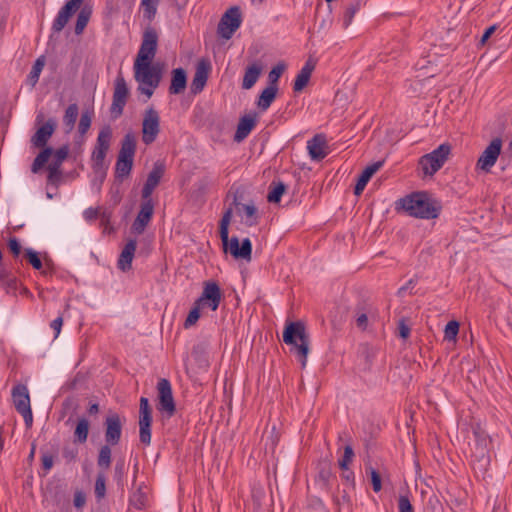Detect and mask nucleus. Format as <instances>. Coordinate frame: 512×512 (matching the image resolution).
Returning a JSON list of instances; mask_svg holds the SVG:
<instances>
[{
    "instance_id": "nucleus-1",
    "label": "nucleus",
    "mask_w": 512,
    "mask_h": 512,
    "mask_svg": "<svg viewBox=\"0 0 512 512\" xmlns=\"http://www.w3.org/2000/svg\"><path fill=\"white\" fill-rule=\"evenodd\" d=\"M401 207L409 216L421 219L437 218L441 211L440 203L427 192H415L400 200Z\"/></svg>"
},
{
    "instance_id": "nucleus-2",
    "label": "nucleus",
    "mask_w": 512,
    "mask_h": 512,
    "mask_svg": "<svg viewBox=\"0 0 512 512\" xmlns=\"http://www.w3.org/2000/svg\"><path fill=\"white\" fill-rule=\"evenodd\" d=\"M222 299V292L219 285L214 281L204 283L201 296L194 302L185 322L184 327L193 326L200 318V310L208 306L212 311H216Z\"/></svg>"
},
{
    "instance_id": "nucleus-3",
    "label": "nucleus",
    "mask_w": 512,
    "mask_h": 512,
    "mask_svg": "<svg viewBox=\"0 0 512 512\" xmlns=\"http://www.w3.org/2000/svg\"><path fill=\"white\" fill-rule=\"evenodd\" d=\"M283 341L287 345H293L295 353L299 357L302 367L307 363V355L309 352V335L303 322H289L283 331Z\"/></svg>"
},
{
    "instance_id": "nucleus-4",
    "label": "nucleus",
    "mask_w": 512,
    "mask_h": 512,
    "mask_svg": "<svg viewBox=\"0 0 512 512\" xmlns=\"http://www.w3.org/2000/svg\"><path fill=\"white\" fill-rule=\"evenodd\" d=\"M474 440L471 444V459L473 468L480 473H485L490 464L491 439L481 427L474 428Z\"/></svg>"
},
{
    "instance_id": "nucleus-5",
    "label": "nucleus",
    "mask_w": 512,
    "mask_h": 512,
    "mask_svg": "<svg viewBox=\"0 0 512 512\" xmlns=\"http://www.w3.org/2000/svg\"><path fill=\"white\" fill-rule=\"evenodd\" d=\"M136 145L137 141L134 133H126L121 141L120 151L115 164V179L119 182H122L131 174Z\"/></svg>"
},
{
    "instance_id": "nucleus-6",
    "label": "nucleus",
    "mask_w": 512,
    "mask_h": 512,
    "mask_svg": "<svg viewBox=\"0 0 512 512\" xmlns=\"http://www.w3.org/2000/svg\"><path fill=\"white\" fill-rule=\"evenodd\" d=\"M134 78L139 84L157 88L162 79V67L159 63L134 62Z\"/></svg>"
},
{
    "instance_id": "nucleus-7",
    "label": "nucleus",
    "mask_w": 512,
    "mask_h": 512,
    "mask_svg": "<svg viewBox=\"0 0 512 512\" xmlns=\"http://www.w3.org/2000/svg\"><path fill=\"white\" fill-rule=\"evenodd\" d=\"M448 159V143H442L431 153L423 155L419 159V169L424 176H433Z\"/></svg>"
},
{
    "instance_id": "nucleus-8",
    "label": "nucleus",
    "mask_w": 512,
    "mask_h": 512,
    "mask_svg": "<svg viewBox=\"0 0 512 512\" xmlns=\"http://www.w3.org/2000/svg\"><path fill=\"white\" fill-rule=\"evenodd\" d=\"M11 395L16 411L23 416L26 427H31L33 414L27 386L21 383L16 384L12 388Z\"/></svg>"
},
{
    "instance_id": "nucleus-9",
    "label": "nucleus",
    "mask_w": 512,
    "mask_h": 512,
    "mask_svg": "<svg viewBox=\"0 0 512 512\" xmlns=\"http://www.w3.org/2000/svg\"><path fill=\"white\" fill-rule=\"evenodd\" d=\"M158 46V33L152 26H147L142 35V42L134 62H152Z\"/></svg>"
},
{
    "instance_id": "nucleus-10",
    "label": "nucleus",
    "mask_w": 512,
    "mask_h": 512,
    "mask_svg": "<svg viewBox=\"0 0 512 512\" xmlns=\"http://www.w3.org/2000/svg\"><path fill=\"white\" fill-rule=\"evenodd\" d=\"M112 138V129L109 125L104 126L98 134L95 148L92 152L93 169L101 170L104 167L105 157L110 147Z\"/></svg>"
},
{
    "instance_id": "nucleus-11",
    "label": "nucleus",
    "mask_w": 512,
    "mask_h": 512,
    "mask_svg": "<svg viewBox=\"0 0 512 512\" xmlns=\"http://www.w3.org/2000/svg\"><path fill=\"white\" fill-rule=\"evenodd\" d=\"M128 97L129 88L125 78L120 72L115 79L112 104L110 107V113L113 119H117L123 114Z\"/></svg>"
},
{
    "instance_id": "nucleus-12",
    "label": "nucleus",
    "mask_w": 512,
    "mask_h": 512,
    "mask_svg": "<svg viewBox=\"0 0 512 512\" xmlns=\"http://www.w3.org/2000/svg\"><path fill=\"white\" fill-rule=\"evenodd\" d=\"M242 22L240 9L236 6L229 8L220 19L217 32L223 39H230Z\"/></svg>"
},
{
    "instance_id": "nucleus-13",
    "label": "nucleus",
    "mask_w": 512,
    "mask_h": 512,
    "mask_svg": "<svg viewBox=\"0 0 512 512\" xmlns=\"http://www.w3.org/2000/svg\"><path fill=\"white\" fill-rule=\"evenodd\" d=\"M160 132L159 113L150 107L145 110L142 122V141L146 145L152 144Z\"/></svg>"
},
{
    "instance_id": "nucleus-14",
    "label": "nucleus",
    "mask_w": 512,
    "mask_h": 512,
    "mask_svg": "<svg viewBox=\"0 0 512 512\" xmlns=\"http://www.w3.org/2000/svg\"><path fill=\"white\" fill-rule=\"evenodd\" d=\"M125 418L116 412H110L104 421L105 426V442L112 446L119 444L122 436V429Z\"/></svg>"
},
{
    "instance_id": "nucleus-15",
    "label": "nucleus",
    "mask_w": 512,
    "mask_h": 512,
    "mask_svg": "<svg viewBox=\"0 0 512 512\" xmlns=\"http://www.w3.org/2000/svg\"><path fill=\"white\" fill-rule=\"evenodd\" d=\"M158 410L172 417L176 412V405L173 398L172 387L169 380L162 378L157 383Z\"/></svg>"
},
{
    "instance_id": "nucleus-16",
    "label": "nucleus",
    "mask_w": 512,
    "mask_h": 512,
    "mask_svg": "<svg viewBox=\"0 0 512 512\" xmlns=\"http://www.w3.org/2000/svg\"><path fill=\"white\" fill-rule=\"evenodd\" d=\"M502 149V141L500 138L493 139L484 149L477 161V168L489 172L495 165Z\"/></svg>"
},
{
    "instance_id": "nucleus-17",
    "label": "nucleus",
    "mask_w": 512,
    "mask_h": 512,
    "mask_svg": "<svg viewBox=\"0 0 512 512\" xmlns=\"http://www.w3.org/2000/svg\"><path fill=\"white\" fill-rule=\"evenodd\" d=\"M154 213V202L152 199H141L140 210L132 224V232L142 234L150 223Z\"/></svg>"
},
{
    "instance_id": "nucleus-18",
    "label": "nucleus",
    "mask_w": 512,
    "mask_h": 512,
    "mask_svg": "<svg viewBox=\"0 0 512 512\" xmlns=\"http://www.w3.org/2000/svg\"><path fill=\"white\" fill-rule=\"evenodd\" d=\"M165 172V166L161 162H155L152 170L149 172L146 182L141 191V199H152L154 189L159 185Z\"/></svg>"
},
{
    "instance_id": "nucleus-19",
    "label": "nucleus",
    "mask_w": 512,
    "mask_h": 512,
    "mask_svg": "<svg viewBox=\"0 0 512 512\" xmlns=\"http://www.w3.org/2000/svg\"><path fill=\"white\" fill-rule=\"evenodd\" d=\"M210 69V63L204 59H201L197 63L195 74L190 85V93L192 95H197L203 91L209 77Z\"/></svg>"
},
{
    "instance_id": "nucleus-20",
    "label": "nucleus",
    "mask_w": 512,
    "mask_h": 512,
    "mask_svg": "<svg viewBox=\"0 0 512 512\" xmlns=\"http://www.w3.org/2000/svg\"><path fill=\"white\" fill-rule=\"evenodd\" d=\"M69 147L64 145L58 148L54 152V159L48 165V182L52 184H57L61 178V165L63 161L68 157Z\"/></svg>"
},
{
    "instance_id": "nucleus-21",
    "label": "nucleus",
    "mask_w": 512,
    "mask_h": 512,
    "mask_svg": "<svg viewBox=\"0 0 512 512\" xmlns=\"http://www.w3.org/2000/svg\"><path fill=\"white\" fill-rule=\"evenodd\" d=\"M226 252H229L235 259H244L250 261L252 254V243L249 238H245L240 245L238 237L233 236L231 239L228 238Z\"/></svg>"
},
{
    "instance_id": "nucleus-22",
    "label": "nucleus",
    "mask_w": 512,
    "mask_h": 512,
    "mask_svg": "<svg viewBox=\"0 0 512 512\" xmlns=\"http://www.w3.org/2000/svg\"><path fill=\"white\" fill-rule=\"evenodd\" d=\"M57 123L54 119L47 120L42 124L35 134L31 138L32 144L37 148H43L46 146L48 140L53 135L56 129Z\"/></svg>"
},
{
    "instance_id": "nucleus-23",
    "label": "nucleus",
    "mask_w": 512,
    "mask_h": 512,
    "mask_svg": "<svg viewBox=\"0 0 512 512\" xmlns=\"http://www.w3.org/2000/svg\"><path fill=\"white\" fill-rule=\"evenodd\" d=\"M307 149L312 160H323L328 154L325 136L322 134L315 135L307 142Z\"/></svg>"
},
{
    "instance_id": "nucleus-24",
    "label": "nucleus",
    "mask_w": 512,
    "mask_h": 512,
    "mask_svg": "<svg viewBox=\"0 0 512 512\" xmlns=\"http://www.w3.org/2000/svg\"><path fill=\"white\" fill-rule=\"evenodd\" d=\"M136 248V239H129L123 247L117 261V267L119 270H121L122 272H127L132 268V261L135 255Z\"/></svg>"
},
{
    "instance_id": "nucleus-25",
    "label": "nucleus",
    "mask_w": 512,
    "mask_h": 512,
    "mask_svg": "<svg viewBox=\"0 0 512 512\" xmlns=\"http://www.w3.org/2000/svg\"><path fill=\"white\" fill-rule=\"evenodd\" d=\"M383 164H384L383 160L377 161V162H374V163L368 165L363 170V172L359 176L357 183L355 185V188H354L355 195H357V196L361 195V193L365 189V186L367 185V183L369 182L371 177L383 166Z\"/></svg>"
},
{
    "instance_id": "nucleus-26",
    "label": "nucleus",
    "mask_w": 512,
    "mask_h": 512,
    "mask_svg": "<svg viewBox=\"0 0 512 512\" xmlns=\"http://www.w3.org/2000/svg\"><path fill=\"white\" fill-rule=\"evenodd\" d=\"M256 115H245L240 118L234 135L237 142L243 141L256 126Z\"/></svg>"
},
{
    "instance_id": "nucleus-27",
    "label": "nucleus",
    "mask_w": 512,
    "mask_h": 512,
    "mask_svg": "<svg viewBox=\"0 0 512 512\" xmlns=\"http://www.w3.org/2000/svg\"><path fill=\"white\" fill-rule=\"evenodd\" d=\"M233 204L238 207V212L243 211L245 215L244 223L248 227L256 226L259 222V216L257 208L253 203L250 204H241L238 201L237 195L234 196Z\"/></svg>"
},
{
    "instance_id": "nucleus-28",
    "label": "nucleus",
    "mask_w": 512,
    "mask_h": 512,
    "mask_svg": "<svg viewBox=\"0 0 512 512\" xmlns=\"http://www.w3.org/2000/svg\"><path fill=\"white\" fill-rule=\"evenodd\" d=\"M187 86V74L183 68L173 69L171 72V84L169 93L177 95L182 93Z\"/></svg>"
},
{
    "instance_id": "nucleus-29",
    "label": "nucleus",
    "mask_w": 512,
    "mask_h": 512,
    "mask_svg": "<svg viewBox=\"0 0 512 512\" xmlns=\"http://www.w3.org/2000/svg\"><path fill=\"white\" fill-rule=\"evenodd\" d=\"M314 69L315 64L311 60H307L295 78L293 85L295 92H300L306 87Z\"/></svg>"
},
{
    "instance_id": "nucleus-30",
    "label": "nucleus",
    "mask_w": 512,
    "mask_h": 512,
    "mask_svg": "<svg viewBox=\"0 0 512 512\" xmlns=\"http://www.w3.org/2000/svg\"><path fill=\"white\" fill-rule=\"evenodd\" d=\"M261 72L262 67L259 64L254 63L248 66L243 76L242 88L247 90L251 89L257 82Z\"/></svg>"
},
{
    "instance_id": "nucleus-31",
    "label": "nucleus",
    "mask_w": 512,
    "mask_h": 512,
    "mask_svg": "<svg viewBox=\"0 0 512 512\" xmlns=\"http://www.w3.org/2000/svg\"><path fill=\"white\" fill-rule=\"evenodd\" d=\"M278 86H267L260 94L257 106L261 111H266L275 100Z\"/></svg>"
},
{
    "instance_id": "nucleus-32",
    "label": "nucleus",
    "mask_w": 512,
    "mask_h": 512,
    "mask_svg": "<svg viewBox=\"0 0 512 512\" xmlns=\"http://www.w3.org/2000/svg\"><path fill=\"white\" fill-rule=\"evenodd\" d=\"M78 114L79 108L76 103H72L66 108L63 116V124L66 133H70L74 129Z\"/></svg>"
},
{
    "instance_id": "nucleus-33",
    "label": "nucleus",
    "mask_w": 512,
    "mask_h": 512,
    "mask_svg": "<svg viewBox=\"0 0 512 512\" xmlns=\"http://www.w3.org/2000/svg\"><path fill=\"white\" fill-rule=\"evenodd\" d=\"M231 217H232V208H228L224 212V214L220 220V224H219V234H220V238L222 241L224 251H227L228 233H229L228 228H229V224L231 221Z\"/></svg>"
},
{
    "instance_id": "nucleus-34",
    "label": "nucleus",
    "mask_w": 512,
    "mask_h": 512,
    "mask_svg": "<svg viewBox=\"0 0 512 512\" xmlns=\"http://www.w3.org/2000/svg\"><path fill=\"white\" fill-rule=\"evenodd\" d=\"M364 0H350L343 14V26L347 28L353 21L355 14L361 9Z\"/></svg>"
},
{
    "instance_id": "nucleus-35",
    "label": "nucleus",
    "mask_w": 512,
    "mask_h": 512,
    "mask_svg": "<svg viewBox=\"0 0 512 512\" xmlns=\"http://www.w3.org/2000/svg\"><path fill=\"white\" fill-rule=\"evenodd\" d=\"M371 313V306L366 303H359L356 306V325L359 329L365 330L368 325V315Z\"/></svg>"
},
{
    "instance_id": "nucleus-36",
    "label": "nucleus",
    "mask_w": 512,
    "mask_h": 512,
    "mask_svg": "<svg viewBox=\"0 0 512 512\" xmlns=\"http://www.w3.org/2000/svg\"><path fill=\"white\" fill-rule=\"evenodd\" d=\"M111 446L110 444L105 443V445H102L99 449L98 456H97V465L102 470L109 469L111 465Z\"/></svg>"
},
{
    "instance_id": "nucleus-37",
    "label": "nucleus",
    "mask_w": 512,
    "mask_h": 512,
    "mask_svg": "<svg viewBox=\"0 0 512 512\" xmlns=\"http://www.w3.org/2000/svg\"><path fill=\"white\" fill-rule=\"evenodd\" d=\"M286 191V185L279 181H273L269 186V193L267 195V200L270 203H278L281 200L282 195Z\"/></svg>"
},
{
    "instance_id": "nucleus-38",
    "label": "nucleus",
    "mask_w": 512,
    "mask_h": 512,
    "mask_svg": "<svg viewBox=\"0 0 512 512\" xmlns=\"http://www.w3.org/2000/svg\"><path fill=\"white\" fill-rule=\"evenodd\" d=\"M89 434V421L86 418H80L74 430L75 442L85 443Z\"/></svg>"
},
{
    "instance_id": "nucleus-39",
    "label": "nucleus",
    "mask_w": 512,
    "mask_h": 512,
    "mask_svg": "<svg viewBox=\"0 0 512 512\" xmlns=\"http://www.w3.org/2000/svg\"><path fill=\"white\" fill-rule=\"evenodd\" d=\"M152 424V409L146 397L140 399L139 425Z\"/></svg>"
},
{
    "instance_id": "nucleus-40",
    "label": "nucleus",
    "mask_w": 512,
    "mask_h": 512,
    "mask_svg": "<svg viewBox=\"0 0 512 512\" xmlns=\"http://www.w3.org/2000/svg\"><path fill=\"white\" fill-rule=\"evenodd\" d=\"M160 0H141L140 6L143 10V17L152 22L157 14V7Z\"/></svg>"
},
{
    "instance_id": "nucleus-41",
    "label": "nucleus",
    "mask_w": 512,
    "mask_h": 512,
    "mask_svg": "<svg viewBox=\"0 0 512 512\" xmlns=\"http://www.w3.org/2000/svg\"><path fill=\"white\" fill-rule=\"evenodd\" d=\"M44 65H45V60H44V57H39L38 59H36V61L34 62L33 66H32V69L28 75V78H27V81L28 83L34 87L38 80H39V77H40V74L44 68Z\"/></svg>"
},
{
    "instance_id": "nucleus-42",
    "label": "nucleus",
    "mask_w": 512,
    "mask_h": 512,
    "mask_svg": "<svg viewBox=\"0 0 512 512\" xmlns=\"http://www.w3.org/2000/svg\"><path fill=\"white\" fill-rule=\"evenodd\" d=\"M56 454L57 448H55L53 451L41 449V464L46 473L52 469Z\"/></svg>"
},
{
    "instance_id": "nucleus-43",
    "label": "nucleus",
    "mask_w": 512,
    "mask_h": 512,
    "mask_svg": "<svg viewBox=\"0 0 512 512\" xmlns=\"http://www.w3.org/2000/svg\"><path fill=\"white\" fill-rule=\"evenodd\" d=\"M95 497L97 500H101L106 495V477L103 472H99L95 480Z\"/></svg>"
},
{
    "instance_id": "nucleus-44",
    "label": "nucleus",
    "mask_w": 512,
    "mask_h": 512,
    "mask_svg": "<svg viewBox=\"0 0 512 512\" xmlns=\"http://www.w3.org/2000/svg\"><path fill=\"white\" fill-rule=\"evenodd\" d=\"M285 69L286 64L284 62H279L277 65H275L268 74V86H278L277 83L279 81V78L284 73Z\"/></svg>"
},
{
    "instance_id": "nucleus-45",
    "label": "nucleus",
    "mask_w": 512,
    "mask_h": 512,
    "mask_svg": "<svg viewBox=\"0 0 512 512\" xmlns=\"http://www.w3.org/2000/svg\"><path fill=\"white\" fill-rule=\"evenodd\" d=\"M129 503L137 510H143L146 506V495L141 489L136 490L129 498Z\"/></svg>"
},
{
    "instance_id": "nucleus-46",
    "label": "nucleus",
    "mask_w": 512,
    "mask_h": 512,
    "mask_svg": "<svg viewBox=\"0 0 512 512\" xmlns=\"http://www.w3.org/2000/svg\"><path fill=\"white\" fill-rule=\"evenodd\" d=\"M91 123H92V112H90L88 110L82 112V114L80 116L79 124H78V133L81 136H84L90 129Z\"/></svg>"
},
{
    "instance_id": "nucleus-47",
    "label": "nucleus",
    "mask_w": 512,
    "mask_h": 512,
    "mask_svg": "<svg viewBox=\"0 0 512 512\" xmlns=\"http://www.w3.org/2000/svg\"><path fill=\"white\" fill-rule=\"evenodd\" d=\"M90 18V12L87 11L85 8L82 9L78 16L77 21L75 24V34L80 35L83 33L85 27L87 26Z\"/></svg>"
},
{
    "instance_id": "nucleus-48",
    "label": "nucleus",
    "mask_w": 512,
    "mask_h": 512,
    "mask_svg": "<svg viewBox=\"0 0 512 512\" xmlns=\"http://www.w3.org/2000/svg\"><path fill=\"white\" fill-rule=\"evenodd\" d=\"M69 19L70 17H68L63 12L59 11L56 18L53 21L52 30L56 33L61 32L68 23Z\"/></svg>"
},
{
    "instance_id": "nucleus-49",
    "label": "nucleus",
    "mask_w": 512,
    "mask_h": 512,
    "mask_svg": "<svg viewBox=\"0 0 512 512\" xmlns=\"http://www.w3.org/2000/svg\"><path fill=\"white\" fill-rule=\"evenodd\" d=\"M83 1L84 0H68L60 11L71 18V16L80 8Z\"/></svg>"
},
{
    "instance_id": "nucleus-50",
    "label": "nucleus",
    "mask_w": 512,
    "mask_h": 512,
    "mask_svg": "<svg viewBox=\"0 0 512 512\" xmlns=\"http://www.w3.org/2000/svg\"><path fill=\"white\" fill-rule=\"evenodd\" d=\"M25 255L28 260V262L32 265V267L36 270H41L43 265L42 261L38 256V253L34 250L28 248L25 250Z\"/></svg>"
},
{
    "instance_id": "nucleus-51",
    "label": "nucleus",
    "mask_w": 512,
    "mask_h": 512,
    "mask_svg": "<svg viewBox=\"0 0 512 512\" xmlns=\"http://www.w3.org/2000/svg\"><path fill=\"white\" fill-rule=\"evenodd\" d=\"M353 457H354L353 448L350 445H346L344 448L343 457L339 460V467L342 470L348 469V465H349V463L352 462Z\"/></svg>"
},
{
    "instance_id": "nucleus-52",
    "label": "nucleus",
    "mask_w": 512,
    "mask_h": 512,
    "mask_svg": "<svg viewBox=\"0 0 512 512\" xmlns=\"http://www.w3.org/2000/svg\"><path fill=\"white\" fill-rule=\"evenodd\" d=\"M78 449L71 445H65L62 449V457L67 463L74 462L78 457Z\"/></svg>"
},
{
    "instance_id": "nucleus-53",
    "label": "nucleus",
    "mask_w": 512,
    "mask_h": 512,
    "mask_svg": "<svg viewBox=\"0 0 512 512\" xmlns=\"http://www.w3.org/2000/svg\"><path fill=\"white\" fill-rule=\"evenodd\" d=\"M125 474V462L124 459H120L116 462L114 467V479L118 485H123V479Z\"/></svg>"
},
{
    "instance_id": "nucleus-54",
    "label": "nucleus",
    "mask_w": 512,
    "mask_h": 512,
    "mask_svg": "<svg viewBox=\"0 0 512 512\" xmlns=\"http://www.w3.org/2000/svg\"><path fill=\"white\" fill-rule=\"evenodd\" d=\"M139 438L140 442L144 445L151 443V424L139 425Z\"/></svg>"
},
{
    "instance_id": "nucleus-55",
    "label": "nucleus",
    "mask_w": 512,
    "mask_h": 512,
    "mask_svg": "<svg viewBox=\"0 0 512 512\" xmlns=\"http://www.w3.org/2000/svg\"><path fill=\"white\" fill-rule=\"evenodd\" d=\"M399 512H414L413 506L407 496L401 495L398 499Z\"/></svg>"
},
{
    "instance_id": "nucleus-56",
    "label": "nucleus",
    "mask_w": 512,
    "mask_h": 512,
    "mask_svg": "<svg viewBox=\"0 0 512 512\" xmlns=\"http://www.w3.org/2000/svg\"><path fill=\"white\" fill-rule=\"evenodd\" d=\"M371 482L373 490L379 492L382 489V482L380 474L374 469L370 468Z\"/></svg>"
},
{
    "instance_id": "nucleus-57",
    "label": "nucleus",
    "mask_w": 512,
    "mask_h": 512,
    "mask_svg": "<svg viewBox=\"0 0 512 512\" xmlns=\"http://www.w3.org/2000/svg\"><path fill=\"white\" fill-rule=\"evenodd\" d=\"M52 154H53V149L51 147L45 146V147H43V150L36 156L35 159H37V161L39 163H41L42 166H44Z\"/></svg>"
},
{
    "instance_id": "nucleus-58",
    "label": "nucleus",
    "mask_w": 512,
    "mask_h": 512,
    "mask_svg": "<svg viewBox=\"0 0 512 512\" xmlns=\"http://www.w3.org/2000/svg\"><path fill=\"white\" fill-rule=\"evenodd\" d=\"M52 154H53V149L51 147L45 146V147H43V150L36 156L35 159H37V161L39 163H41L42 166H44Z\"/></svg>"
},
{
    "instance_id": "nucleus-59",
    "label": "nucleus",
    "mask_w": 512,
    "mask_h": 512,
    "mask_svg": "<svg viewBox=\"0 0 512 512\" xmlns=\"http://www.w3.org/2000/svg\"><path fill=\"white\" fill-rule=\"evenodd\" d=\"M52 154H53V149L51 147L45 146V147H43V150L36 156L35 159H37V161L39 163H41L42 166H44Z\"/></svg>"
},
{
    "instance_id": "nucleus-60",
    "label": "nucleus",
    "mask_w": 512,
    "mask_h": 512,
    "mask_svg": "<svg viewBox=\"0 0 512 512\" xmlns=\"http://www.w3.org/2000/svg\"><path fill=\"white\" fill-rule=\"evenodd\" d=\"M86 503V495L82 490H76L74 493L73 504L76 508H82Z\"/></svg>"
},
{
    "instance_id": "nucleus-61",
    "label": "nucleus",
    "mask_w": 512,
    "mask_h": 512,
    "mask_svg": "<svg viewBox=\"0 0 512 512\" xmlns=\"http://www.w3.org/2000/svg\"><path fill=\"white\" fill-rule=\"evenodd\" d=\"M8 247H9L11 253L15 257H18L20 255V253H21V245H20L19 241L16 238H10V240L8 242Z\"/></svg>"
},
{
    "instance_id": "nucleus-62",
    "label": "nucleus",
    "mask_w": 512,
    "mask_h": 512,
    "mask_svg": "<svg viewBox=\"0 0 512 512\" xmlns=\"http://www.w3.org/2000/svg\"><path fill=\"white\" fill-rule=\"evenodd\" d=\"M398 335L406 339L410 335V327L405 323L404 319H401L398 323Z\"/></svg>"
},
{
    "instance_id": "nucleus-63",
    "label": "nucleus",
    "mask_w": 512,
    "mask_h": 512,
    "mask_svg": "<svg viewBox=\"0 0 512 512\" xmlns=\"http://www.w3.org/2000/svg\"><path fill=\"white\" fill-rule=\"evenodd\" d=\"M62 325H63L62 316L57 317L56 319H54L51 322L50 327L55 331V338L58 337V335L60 334Z\"/></svg>"
},
{
    "instance_id": "nucleus-64",
    "label": "nucleus",
    "mask_w": 512,
    "mask_h": 512,
    "mask_svg": "<svg viewBox=\"0 0 512 512\" xmlns=\"http://www.w3.org/2000/svg\"><path fill=\"white\" fill-rule=\"evenodd\" d=\"M98 214V209L90 207L84 211V218L88 221H92L97 219Z\"/></svg>"
}]
</instances>
